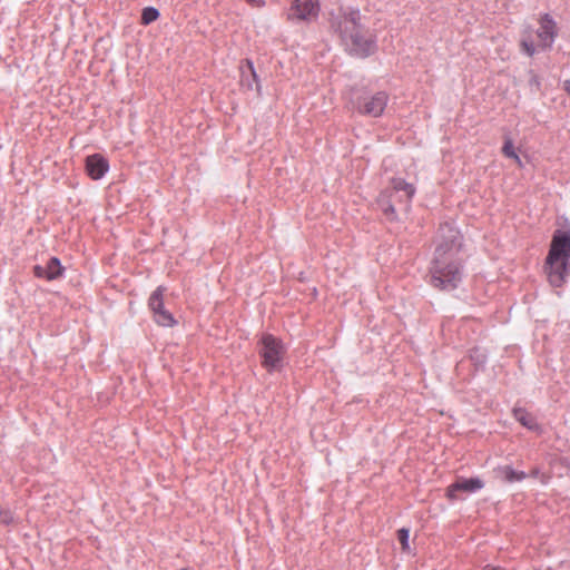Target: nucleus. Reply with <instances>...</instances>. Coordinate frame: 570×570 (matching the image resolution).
Segmentation results:
<instances>
[{
  "instance_id": "obj_1",
  "label": "nucleus",
  "mask_w": 570,
  "mask_h": 570,
  "mask_svg": "<svg viewBox=\"0 0 570 570\" xmlns=\"http://www.w3.org/2000/svg\"><path fill=\"white\" fill-rule=\"evenodd\" d=\"M435 253L430 269V283L434 288L452 291L462 279V247L460 232L450 224H443L435 238Z\"/></svg>"
},
{
  "instance_id": "obj_2",
  "label": "nucleus",
  "mask_w": 570,
  "mask_h": 570,
  "mask_svg": "<svg viewBox=\"0 0 570 570\" xmlns=\"http://www.w3.org/2000/svg\"><path fill=\"white\" fill-rule=\"evenodd\" d=\"M332 27L353 56L365 58L376 51V39L362 23L361 12L342 8L332 19Z\"/></svg>"
},
{
  "instance_id": "obj_3",
  "label": "nucleus",
  "mask_w": 570,
  "mask_h": 570,
  "mask_svg": "<svg viewBox=\"0 0 570 570\" xmlns=\"http://www.w3.org/2000/svg\"><path fill=\"white\" fill-rule=\"evenodd\" d=\"M548 282L561 287L570 275V232L556 230L543 265Z\"/></svg>"
},
{
  "instance_id": "obj_4",
  "label": "nucleus",
  "mask_w": 570,
  "mask_h": 570,
  "mask_svg": "<svg viewBox=\"0 0 570 570\" xmlns=\"http://www.w3.org/2000/svg\"><path fill=\"white\" fill-rule=\"evenodd\" d=\"M557 23L549 14L539 19V28L535 30V41L532 40L531 31L527 30L521 40L522 50L532 57L537 50H544L552 46L557 37Z\"/></svg>"
},
{
  "instance_id": "obj_5",
  "label": "nucleus",
  "mask_w": 570,
  "mask_h": 570,
  "mask_svg": "<svg viewBox=\"0 0 570 570\" xmlns=\"http://www.w3.org/2000/svg\"><path fill=\"white\" fill-rule=\"evenodd\" d=\"M402 193L399 196L397 202L403 203L406 207H409L412 198L415 194V187L405 181L403 178H392L391 186L386 188L377 198V204L382 208L383 213L386 217L394 219L395 218V207L392 204V196L394 194Z\"/></svg>"
},
{
  "instance_id": "obj_6",
  "label": "nucleus",
  "mask_w": 570,
  "mask_h": 570,
  "mask_svg": "<svg viewBox=\"0 0 570 570\" xmlns=\"http://www.w3.org/2000/svg\"><path fill=\"white\" fill-rule=\"evenodd\" d=\"M285 347L281 340L272 334H264L261 340L259 355L262 365L268 372L278 371L285 356Z\"/></svg>"
},
{
  "instance_id": "obj_7",
  "label": "nucleus",
  "mask_w": 570,
  "mask_h": 570,
  "mask_svg": "<svg viewBox=\"0 0 570 570\" xmlns=\"http://www.w3.org/2000/svg\"><path fill=\"white\" fill-rule=\"evenodd\" d=\"M355 110L368 117H380L383 115L387 102L389 95L384 91H377L373 95L358 97L356 101H351Z\"/></svg>"
},
{
  "instance_id": "obj_8",
  "label": "nucleus",
  "mask_w": 570,
  "mask_h": 570,
  "mask_svg": "<svg viewBox=\"0 0 570 570\" xmlns=\"http://www.w3.org/2000/svg\"><path fill=\"white\" fill-rule=\"evenodd\" d=\"M165 287H157L148 299V307L153 314V320L156 324L164 327H173L177 324L174 315L165 308L164 295Z\"/></svg>"
},
{
  "instance_id": "obj_9",
  "label": "nucleus",
  "mask_w": 570,
  "mask_h": 570,
  "mask_svg": "<svg viewBox=\"0 0 570 570\" xmlns=\"http://www.w3.org/2000/svg\"><path fill=\"white\" fill-rule=\"evenodd\" d=\"M318 0H293L287 18L288 20H309L318 14Z\"/></svg>"
},
{
  "instance_id": "obj_10",
  "label": "nucleus",
  "mask_w": 570,
  "mask_h": 570,
  "mask_svg": "<svg viewBox=\"0 0 570 570\" xmlns=\"http://www.w3.org/2000/svg\"><path fill=\"white\" fill-rule=\"evenodd\" d=\"M483 487L484 483L479 478H459L454 483L446 488L445 495L450 501H455L459 499V492L473 493L481 490Z\"/></svg>"
},
{
  "instance_id": "obj_11",
  "label": "nucleus",
  "mask_w": 570,
  "mask_h": 570,
  "mask_svg": "<svg viewBox=\"0 0 570 570\" xmlns=\"http://www.w3.org/2000/svg\"><path fill=\"white\" fill-rule=\"evenodd\" d=\"M108 169L109 164L100 154H94L86 158V171L91 179L98 180L102 178Z\"/></svg>"
},
{
  "instance_id": "obj_12",
  "label": "nucleus",
  "mask_w": 570,
  "mask_h": 570,
  "mask_svg": "<svg viewBox=\"0 0 570 570\" xmlns=\"http://www.w3.org/2000/svg\"><path fill=\"white\" fill-rule=\"evenodd\" d=\"M62 272L63 267L61 266L60 261L56 257L50 258L45 266L36 265L33 267L35 276L47 281H53L60 277Z\"/></svg>"
},
{
  "instance_id": "obj_13",
  "label": "nucleus",
  "mask_w": 570,
  "mask_h": 570,
  "mask_svg": "<svg viewBox=\"0 0 570 570\" xmlns=\"http://www.w3.org/2000/svg\"><path fill=\"white\" fill-rule=\"evenodd\" d=\"M513 416L524 428L533 431L539 430V424L537 423L535 417L524 409H514Z\"/></svg>"
},
{
  "instance_id": "obj_14",
  "label": "nucleus",
  "mask_w": 570,
  "mask_h": 570,
  "mask_svg": "<svg viewBox=\"0 0 570 570\" xmlns=\"http://www.w3.org/2000/svg\"><path fill=\"white\" fill-rule=\"evenodd\" d=\"M497 472L504 479V481L510 483L522 481L527 478V474L523 471H515L510 465L498 468Z\"/></svg>"
},
{
  "instance_id": "obj_15",
  "label": "nucleus",
  "mask_w": 570,
  "mask_h": 570,
  "mask_svg": "<svg viewBox=\"0 0 570 570\" xmlns=\"http://www.w3.org/2000/svg\"><path fill=\"white\" fill-rule=\"evenodd\" d=\"M159 18V11L154 7H146L141 12V24L148 26Z\"/></svg>"
},
{
  "instance_id": "obj_16",
  "label": "nucleus",
  "mask_w": 570,
  "mask_h": 570,
  "mask_svg": "<svg viewBox=\"0 0 570 570\" xmlns=\"http://www.w3.org/2000/svg\"><path fill=\"white\" fill-rule=\"evenodd\" d=\"M409 538H410V531L405 528H402L397 531V539L401 543V548H402V551L403 552H410L411 549H410V543H409Z\"/></svg>"
},
{
  "instance_id": "obj_17",
  "label": "nucleus",
  "mask_w": 570,
  "mask_h": 570,
  "mask_svg": "<svg viewBox=\"0 0 570 570\" xmlns=\"http://www.w3.org/2000/svg\"><path fill=\"white\" fill-rule=\"evenodd\" d=\"M502 154L511 159H518V154L514 151V147L511 139H507L502 147Z\"/></svg>"
},
{
  "instance_id": "obj_18",
  "label": "nucleus",
  "mask_w": 570,
  "mask_h": 570,
  "mask_svg": "<svg viewBox=\"0 0 570 570\" xmlns=\"http://www.w3.org/2000/svg\"><path fill=\"white\" fill-rule=\"evenodd\" d=\"M245 66L247 67L248 71L250 72L253 80L255 82H258L257 73L255 71L253 62L250 60H245Z\"/></svg>"
},
{
  "instance_id": "obj_19",
  "label": "nucleus",
  "mask_w": 570,
  "mask_h": 570,
  "mask_svg": "<svg viewBox=\"0 0 570 570\" xmlns=\"http://www.w3.org/2000/svg\"><path fill=\"white\" fill-rule=\"evenodd\" d=\"M248 4L255 8H261L265 6V0H245Z\"/></svg>"
},
{
  "instance_id": "obj_20",
  "label": "nucleus",
  "mask_w": 570,
  "mask_h": 570,
  "mask_svg": "<svg viewBox=\"0 0 570 570\" xmlns=\"http://www.w3.org/2000/svg\"><path fill=\"white\" fill-rule=\"evenodd\" d=\"M563 89L570 96V80L563 82Z\"/></svg>"
},
{
  "instance_id": "obj_21",
  "label": "nucleus",
  "mask_w": 570,
  "mask_h": 570,
  "mask_svg": "<svg viewBox=\"0 0 570 570\" xmlns=\"http://www.w3.org/2000/svg\"><path fill=\"white\" fill-rule=\"evenodd\" d=\"M482 570H503V569L500 567H493V566L487 564Z\"/></svg>"
},
{
  "instance_id": "obj_22",
  "label": "nucleus",
  "mask_w": 570,
  "mask_h": 570,
  "mask_svg": "<svg viewBox=\"0 0 570 570\" xmlns=\"http://www.w3.org/2000/svg\"><path fill=\"white\" fill-rule=\"evenodd\" d=\"M515 161V164L519 166V167H522V161L520 159V157L518 156V159H513Z\"/></svg>"
}]
</instances>
